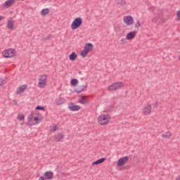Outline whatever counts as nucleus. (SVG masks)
<instances>
[{"label": "nucleus", "instance_id": "aec40b11", "mask_svg": "<svg viewBox=\"0 0 180 180\" xmlns=\"http://www.w3.org/2000/svg\"><path fill=\"white\" fill-rule=\"evenodd\" d=\"M14 3L15 0H8L4 3V8H11Z\"/></svg>", "mask_w": 180, "mask_h": 180}, {"label": "nucleus", "instance_id": "2f4dec72", "mask_svg": "<svg viewBox=\"0 0 180 180\" xmlns=\"http://www.w3.org/2000/svg\"><path fill=\"white\" fill-rule=\"evenodd\" d=\"M35 109H36V110H44V107L38 105V106L36 107Z\"/></svg>", "mask_w": 180, "mask_h": 180}, {"label": "nucleus", "instance_id": "6e6552de", "mask_svg": "<svg viewBox=\"0 0 180 180\" xmlns=\"http://www.w3.org/2000/svg\"><path fill=\"white\" fill-rule=\"evenodd\" d=\"M124 22L126 23V25H128V26H131L133 23H134V20L133 19V17L131 15H127L124 16L123 18Z\"/></svg>", "mask_w": 180, "mask_h": 180}, {"label": "nucleus", "instance_id": "2eb2a0df", "mask_svg": "<svg viewBox=\"0 0 180 180\" xmlns=\"http://www.w3.org/2000/svg\"><path fill=\"white\" fill-rule=\"evenodd\" d=\"M54 139L56 140V141H58V142L61 141V140L64 139V134L59 133V134H56L54 136Z\"/></svg>", "mask_w": 180, "mask_h": 180}, {"label": "nucleus", "instance_id": "f257e3e1", "mask_svg": "<svg viewBox=\"0 0 180 180\" xmlns=\"http://www.w3.org/2000/svg\"><path fill=\"white\" fill-rule=\"evenodd\" d=\"M98 122L101 126H106V124H109V122H110V115L108 114L100 115L98 117Z\"/></svg>", "mask_w": 180, "mask_h": 180}, {"label": "nucleus", "instance_id": "cd10ccee", "mask_svg": "<svg viewBox=\"0 0 180 180\" xmlns=\"http://www.w3.org/2000/svg\"><path fill=\"white\" fill-rule=\"evenodd\" d=\"M141 26V23L140 22V20H138L136 23L135 24V28L140 29Z\"/></svg>", "mask_w": 180, "mask_h": 180}, {"label": "nucleus", "instance_id": "9b49d317", "mask_svg": "<svg viewBox=\"0 0 180 180\" xmlns=\"http://www.w3.org/2000/svg\"><path fill=\"white\" fill-rule=\"evenodd\" d=\"M26 89H27V84H23L22 86H20L16 91V94L20 95V94H23V92L25 91Z\"/></svg>", "mask_w": 180, "mask_h": 180}, {"label": "nucleus", "instance_id": "58836bf2", "mask_svg": "<svg viewBox=\"0 0 180 180\" xmlns=\"http://www.w3.org/2000/svg\"><path fill=\"white\" fill-rule=\"evenodd\" d=\"M21 1H25V0H21Z\"/></svg>", "mask_w": 180, "mask_h": 180}, {"label": "nucleus", "instance_id": "ddd939ff", "mask_svg": "<svg viewBox=\"0 0 180 180\" xmlns=\"http://www.w3.org/2000/svg\"><path fill=\"white\" fill-rule=\"evenodd\" d=\"M79 103H82V105H86L88 103V97L86 96H82L79 98Z\"/></svg>", "mask_w": 180, "mask_h": 180}, {"label": "nucleus", "instance_id": "72a5a7b5", "mask_svg": "<svg viewBox=\"0 0 180 180\" xmlns=\"http://www.w3.org/2000/svg\"><path fill=\"white\" fill-rule=\"evenodd\" d=\"M121 41L122 42V44H127V41H126V39H121Z\"/></svg>", "mask_w": 180, "mask_h": 180}, {"label": "nucleus", "instance_id": "423d86ee", "mask_svg": "<svg viewBox=\"0 0 180 180\" xmlns=\"http://www.w3.org/2000/svg\"><path fill=\"white\" fill-rule=\"evenodd\" d=\"M28 123L31 126H34V124H39V117H35L34 114H31L28 117Z\"/></svg>", "mask_w": 180, "mask_h": 180}, {"label": "nucleus", "instance_id": "dca6fc26", "mask_svg": "<svg viewBox=\"0 0 180 180\" xmlns=\"http://www.w3.org/2000/svg\"><path fill=\"white\" fill-rule=\"evenodd\" d=\"M136 32L135 31H132L128 33L126 36L127 40H131V39H134V37H136Z\"/></svg>", "mask_w": 180, "mask_h": 180}, {"label": "nucleus", "instance_id": "393cba45", "mask_svg": "<svg viewBox=\"0 0 180 180\" xmlns=\"http://www.w3.org/2000/svg\"><path fill=\"white\" fill-rule=\"evenodd\" d=\"M49 12H50V10L49 8H44L41 11V15L42 16H46V15H48V13H49Z\"/></svg>", "mask_w": 180, "mask_h": 180}, {"label": "nucleus", "instance_id": "a211bd4d", "mask_svg": "<svg viewBox=\"0 0 180 180\" xmlns=\"http://www.w3.org/2000/svg\"><path fill=\"white\" fill-rule=\"evenodd\" d=\"M89 53L94 50V45L91 43H87L85 44L84 48Z\"/></svg>", "mask_w": 180, "mask_h": 180}, {"label": "nucleus", "instance_id": "20e7f679", "mask_svg": "<svg viewBox=\"0 0 180 180\" xmlns=\"http://www.w3.org/2000/svg\"><path fill=\"white\" fill-rule=\"evenodd\" d=\"M5 58H12L16 56V51L13 49H8L2 53Z\"/></svg>", "mask_w": 180, "mask_h": 180}, {"label": "nucleus", "instance_id": "7ed1b4c3", "mask_svg": "<svg viewBox=\"0 0 180 180\" xmlns=\"http://www.w3.org/2000/svg\"><path fill=\"white\" fill-rule=\"evenodd\" d=\"M47 84V75H40L39 78L38 86L39 88L43 89Z\"/></svg>", "mask_w": 180, "mask_h": 180}, {"label": "nucleus", "instance_id": "e433bc0d", "mask_svg": "<svg viewBox=\"0 0 180 180\" xmlns=\"http://www.w3.org/2000/svg\"><path fill=\"white\" fill-rule=\"evenodd\" d=\"M4 19H5V17L0 15V21L4 20Z\"/></svg>", "mask_w": 180, "mask_h": 180}, {"label": "nucleus", "instance_id": "c756f323", "mask_svg": "<svg viewBox=\"0 0 180 180\" xmlns=\"http://www.w3.org/2000/svg\"><path fill=\"white\" fill-rule=\"evenodd\" d=\"M51 39V34H49L46 37L42 38L41 41H46V40H50Z\"/></svg>", "mask_w": 180, "mask_h": 180}, {"label": "nucleus", "instance_id": "5701e85b", "mask_svg": "<svg viewBox=\"0 0 180 180\" xmlns=\"http://www.w3.org/2000/svg\"><path fill=\"white\" fill-rule=\"evenodd\" d=\"M77 53H75V52H72L70 56H69V58L70 60V61H75V60H77Z\"/></svg>", "mask_w": 180, "mask_h": 180}, {"label": "nucleus", "instance_id": "4468645a", "mask_svg": "<svg viewBox=\"0 0 180 180\" xmlns=\"http://www.w3.org/2000/svg\"><path fill=\"white\" fill-rule=\"evenodd\" d=\"M44 176H45V179H53L54 173H53V172L48 171L44 174Z\"/></svg>", "mask_w": 180, "mask_h": 180}, {"label": "nucleus", "instance_id": "4c0bfd02", "mask_svg": "<svg viewBox=\"0 0 180 180\" xmlns=\"http://www.w3.org/2000/svg\"><path fill=\"white\" fill-rule=\"evenodd\" d=\"M176 180H180V176H178L176 178Z\"/></svg>", "mask_w": 180, "mask_h": 180}, {"label": "nucleus", "instance_id": "f704fd0d", "mask_svg": "<svg viewBox=\"0 0 180 180\" xmlns=\"http://www.w3.org/2000/svg\"><path fill=\"white\" fill-rule=\"evenodd\" d=\"M154 108H158V101H156L155 105H154Z\"/></svg>", "mask_w": 180, "mask_h": 180}, {"label": "nucleus", "instance_id": "c85d7f7f", "mask_svg": "<svg viewBox=\"0 0 180 180\" xmlns=\"http://www.w3.org/2000/svg\"><path fill=\"white\" fill-rule=\"evenodd\" d=\"M70 84L71 85H77L78 84V80L77 79H72Z\"/></svg>", "mask_w": 180, "mask_h": 180}, {"label": "nucleus", "instance_id": "c9c22d12", "mask_svg": "<svg viewBox=\"0 0 180 180\" xmlns=\"http://www.w3.org/2000/svg\"><path fill=\"white\" fill-rule=\"evenodd\" d=\"M57 129H58V127L55 126V127H53V129L52 130V131H56V130H57Z\"/></svg>", "mask_w": 180, "mask_h": 180}, {"label": "nucleus", "instance_id": "4be33fe9", "mask_svg": "<svg viewBox=\"0 0 180 180\" xmlns=\"http://www.w3.org/2000/svg\"><path fill=\"white\" fill-rule=\"evenodd\" d=\"M105 161H106V158H102L93 162V165H98V164H102V162H105Z\"/></svg>", "mask_w": 180, "mask_h": 180}, {"label": "nucleus", "instance_id": "f03ea898", "mask_svg": "<svg viewBox=\"0 0 180 180\" xmlns=\"http://www.w3.org/2000/svg\"><path fill=\"white\" fill-rule=\"evenodd\" d=\"M82 25V18L81 17L76 18L71 24V29L77 30Z\"/></svg>", "mask_w": 180, "mask_h": 180}, {"label": "nucleus", "instance_id": "0eeeda50", "mask_svg": "<svg viewBox=\"0 0 180 180\" xmlns=\"http://www.w3.org/2000/svg\"><path fill=\"white\" fill-rule=\"evenodd\" d=\"M129 161V156H123L120 158L117 162V167H123Z\"/></svg>", "mask_w": 180, "mask_h": 180}, {"label": "nucleus", "instance_id": "a878e982", "mask_svg": "<svg viewBox=\"0 0 180 180\" xmlns=\"http://www.w3.org/2000/svg\"><path fill=\"white\" fill-rule=\"evenodd\" d=\"M171 136H172V134L166 132L162 135V137H163V139H171Z\"/></svg>", "mask_w": 180, "mask_h": 180}, {"label": "nucleus", "instance_id": "412c9836", "mask_svg": "<svg viewBox=\"0 0 180 180\" xmlns=\"http://www.w3.org/2000/svg\"><path fill=\"white\" fill-rule=\"evenodd\" d=\"M115 4L119 6H124L127 5L126 0H115Z\"/></svg>", "mask_w": 180, "mask_h": 180}, {"label": "nucleus", "instance_id": "1a4fd4ad", "mask_svg": "<svg viewBox=\"0 0 180 180\" xmlns=\"http://www.w3.org/2000/svg\"><path fill=\"white\" fill-rule=\"evenodd\" d=\"M69 110H71L72 112H77L81 109V106L78 105H75L74 103H72L69 104L68 105Z\"/></svg>", "mask_w": 180, "mask_h": 180}, {"label": "nucleus", "instance_id": "b1692460", "mask_svg": "<svg viewBox=\"0 0 180 180\" xmlns=\"http://www.w3.org/2000/svg\"><path fill=\"white\" fill-rule=\"evenodd\" d=\"M88 53H89L88 51L86 50L85 48H84V50L81 51L80 56L83 57V58H85L86 56H88Z\"/></svg>", "mask_w": 180, "mask_h": 180}, {"label": "nucleus", "instance_id": "9d476101", "mask_svg": "<svg viewBox=\"0 0 180 180\" xmlns=\"http://www.w3.org/2000/svg\"><path fill=\"white\" fill-rule=\"evenodd\" d=\"M142 112L145 115H151V105L150 103H147L143 108Z\"/></svg>", "mask_w": 180, "mask_h": 180}, {"label": "nucleus", "instance_id": "bb28decb", "mask_svg": "<svg viewBox=\"0 0 180 180\" xmlns=\"http://www.w3.org/2000/svg\"><path fill=\"white\" fill-rule=\"evenodd\" d=\"M17 119L20 120V122H22V120H25V115L23 114H18L17 116Z\"/></svg>", "mask_w": 180, "mask_h": 180}, {"label": "nucleus", "instance_id": "473e14b6", "mask_svg": "<svg viewBox=\"0 0 180 180\" xmlns=\"http://www.w3.org/2000/svg\"><path fill=\"white\" fill-rule=\"evenodd\" d=\"M6 82L4 79H0V86H2Z\"/></svg>", "mask_w": 180, "mask_h": 180}, {"label": "nucleus", "instance_id": "f8f14e48", "mask_svg": "<svg viewBox=\"0 0 180 180\" xmlns=\"http://www.w3.org/2000/svg\"><path fill=\"white\" fill-rule=\"evenodd\" d=\"M86 88H88L87 85L79 86L75 89V92H76L77 94H81V92H84V91H85Z\"/></svg>", "mask_w": 180, "mask_h": 180}, {"label": "nucleus", "instance_id": "7c9ffc66", "mask_svg": "<svg viewBox=\"0 0 180 180\" xmlns=\"http://www.w3.org/2000/svg\"><path fill=\"white\" fill-rule=\"evenodd\" d=\"M176 20L177 22H179L180 20V10L176 12Z\"/></svg>", "mask_w": 180, "mask_h": 180}, {"label": "nucleus", "instance_id": "6ab92c4d", "mask_svg": "<svg viewBox=\"0 0 180 180\" xmlns=\"http://www.w3.org/2000/svg\"><path fill=\"white\" fill-rule=\"evenodd\" d=\"M63 103H65L64 98H56L54 101L55 105H63Z\"/></svg>", "mask_w": 180, "mask_h": 180}, {"label": "nucleus", "instance_id": "f3484780", "mask_svg": "<svg viewBox=\"0 0 180 180\" xmlns=\"http://www.w3.org/2000/svg\"><path fill=\"white\" fill-rule=\"evenodd\" d=\"M7 27L8 29H10L11 30H13V19L12 18H10L7 22Z\"/></svg>", "mask_w": 180, "mask_h": 180}, {"label": "nucleus", "instance_id": "39448f33", "mask_svg": "<svg viewBox=\"0 0 180 180\" xmlns=\"http://www.w3.org/2000/svg\"><path fill=\"white\" fill-rule=\"evenodd\" d=\"M123 82H115L108 86V91H117V89L123 88Z\"/></svg>", "mask_w": 180, "mask_h": 180}]
</instances>
